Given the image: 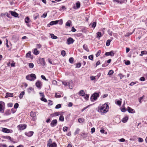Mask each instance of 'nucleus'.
I'll list each match as a JSON object with an SVG mask.
<instances>
[{
  "label": "nucleus",
  "instance_id": "f257e3e1",
  "mask_svg": "<svg viewBox=\"0 0 147 147\" xmlns=\"http://www.w3.org/2000/svg\"><path fill=\"white\" fill-rule=\"evenodd\" d=\"M109 108L108 104L105 103L100 107L99 111L102 113H105L108 111Z\"/></svg>",
  "mask_w": 147,
  "mask_h": 147
},
{
  "label": "nucleus",
  "instance_id": "f03ea898",
  "mask_svg": "<svg viewBox=\"0 0 147 147\" xmlns=\"http://www.w3.org/2000/svg\"><path fill=\"white\" fill-rule=\"evenodd\" d=\"M26 79L28 80L34 81L36 79V76L35 74H32L27 76Z\"/></svg>",
  "mask_w": 147,
  "mask_h": 147
},
{
  "label": "nucleus",
  "instance_id": "7ed1b4c3",
  "mask_svg": "<svg viewBox=\"0 0 147 147\" xmlns=\"http://www.w3.org/2000/svg\"><path fill=\"white\" fill-rule=\"evenodd\" d=\"M99 96V95L97 93L95 92L94 93L91 97V100L93 102L96 100L97 98Z\"/></svg>",
  "mask_w": 147,
  "mask_h": 147
},
{
  "label": "nucleus",
  "instance_id": "20e7f679",
  "mask_svg": "<svg viewBox=\"0 0 147 147\" xmlns=\"http://www.w3.org/2000/svg\"><path fill=\"white\" fill-rule=\"evenodd\" d=\"M59 22H60V24H62L63 22L62 20H61L55 21H53L51 22L49 24H48L47 26L48 27H50V25L52 26L54 24H57Z\"/></svg>",
  "mask_w": 147,
  "mask_h": 147
},
{
  "label": "nucleus",
  "instance_id": "39448f33",
  "mask_svg": "<svg viewBox=\"0 0 147 147\" xmlns=\"http://www.w3.org/2000/svg\"><path fill=\"white\" fill-rule=\"evenodd\" d=\"M2 130L1 131L4 133H11L13 132V131L12 129H9L7 128L1 127Z\"/></svg>",
  "mask_w": 147,
  "mask_h": 147
},
{
  "label": "nucleus",
  "instance_id": "423d86ee",
  "mask_svg": "<svg viewBox=\"0 0 147 147\" xmlns=\"http://www.w3.org/2000/svg\"><path fill=\"white\" fill-rule=\"evenodd\" d=\"M5 105L4 102L2 101H0V112L3 113V112L4 110L3 108L5 106Z\"/></svg>",
  "mask_w": 147,
  "mask_h": 147
},
{
  "label": "nucleus",
  "instance_id": "0eeeda50",
  "mask_svg": "<svg viewBox=\"0 0 147 147\" xmlns=\"http://www.w3.org/2000/svg\"><path fill=\"white\" fill-rule=\"evenodd\" d=\"M17 127L19 130H23L26 128V125L25 124H20L18 125Z\"/></svg>",
  "mask_w": 147,
  "mask_h": 147
},
{
  "label": "nucleus",
  "instance_id": "6e6552de",
  "mask_svg": "<svg viewBox=\"0 0 147 147\" xmlns=\"http://www.w3.org/2000/svg\"><path fill=\"white\" fill-rule=\"evenodd\" d=\"M57 119H54L53 120L50 124L51 126L52 127H54L57 125Z\"/></svg>",
  "mask_w": 147,
  "mask_h": 147
},
{
  "label": "nucleus",
  "instance_id": "1a4fd4ad",
  "mask_svg": "<svg viewBox=\"0 0 147 147\" xmlns=\"http://www.w3.org/2000/svg\"><path fill=\"white\" fill-rule=\"evenodd\" d=\"M67 44L68 45H70L72 44L74 42V40L72 38L69 37L67 39Z\"/></svg>",
  "mask_w": 147,
  "mask_h": 147
},
{
  "label": "nucleus",
  "instance_id": "9d476101",
  "mask_svg": "<svg viewBox=\"0 0 147 147\" xmlns=\"http://www.w3.org/2000/svg\"><path fill=\"white\" fill-rule=\"evenodd\" d=\"M36 86L39 89H40L42 84L41 82L39 81H37L36 83Z\"/></svg>",
  "mask_w": 147,
  "mask_h": 147
},
{
  "label": "nucleus",
  "instance_id": "9b49d317",
  "mask_svg": "<svg viewBox=\"0 0 147 147\" xmlns=\"http://www.w3.org/2000/svg\"><path fill=\"white\" fill-rule=\"evenodd\" d=\"M57 145L55 142H53L50 144V143L47 144L48 147H57Z\"/></svg>",
  "mask_w": 147,
  "mask_h": 147
},
{
  "label": "nucleus",
  "instance_id": "f8f14e48",
  "mask_svg": "<svg viewBox=\"0 0 147 147\" xmlns=\"http://www.w3.org/2000/svg\"><path fill=\"white\" fill-rule=\"evenodd\" d=\"M114 53H113L112 51H110V52H107L105 53V55L107 56L110 55L111 56H113L114 55Z\"/></svg>",
  "mask_w": 147,
  "mask_h": 147
},
{
  "label": "nucleus",
  "instance_id": "ddd939ff",
  "mask_svg": "<svg viewBox=\"0 0 147 147\" xmlns=\"http://www.w3.org/2000/svg\"><path fill=\"white\" fill-rule=\"evenodd\" d=\"M68 84L69 88L72 89L74 85L73 82L72 81H70L68 82Z\"/></svg>",
  "mask_w": 147,
  "mask_h": 147
},
{
  "label": "nucleus",
  "instance_id": "4468645a",
  "mask_svg": "<svg viewBox=\"0 0 147 147\" xmlns=\"http://www.w3.org/2000/svg\"><path fill=\"white\" fill-rule=\"evenodd\" d=\"M9 12L11 14L12 16L15 17H17L18 16V14L16 12L9 11Z\"/></svg>",
  "mask_w": 147,
  "mask_h": 147
},
{
  "label": "nucleus",
  "instance_id": "2eb2a0df",
  "mask_svg": "<svg viewBox=\"0 0 147 147\" xmlns=\"http://www.w3.org/2000/svg\"><path fill=\"white\" fill-rule=\"evenodd\" d=\"M127 110L128 112L130 113H135V111L134 110L131 108L129 107H128L127 108Z\"/></svg>",
  "mask_w": 147,
  "mask_h": 147
},
{
  "label": "nucleus",
  "instance_id": "dca6fc26",
  "mask_svg": "<svg viewBox=\"0 0 147 147\" xmlns=\"http://www.w3.org/2000/svg\"><path fill=\"white\" fill-rule=\"evenodd\" d=\"M33 131H30L27 133L26 132L25 133V134L27 136L31 137L33 135Z\"/></svg>",
  "mask_w": 147,
  "mask_h": 147
},
{
  "label": "nucleus",
  "instance_id": "f3484780",
  "mask_svg": "<svg viewBox=\"0 0 147 147\" xmlns=\"http://www.w3.org/2000/svg\"><path fill=\"white\" fill-rule=\"evenodd\" d=\"M13 93H9L7 92L6 93V95L5 97L7 98L9 97H13Z\"/></svg>",
  "mask_w": 147,
  "mask_h": 147
},
{
  "label": "nucleus",
  "instance_id": "a211bd4d",
  "mask_svg": "<svg viewBox=\"0 0 147 147\" xmlns=\"http://www.w3.org/2000/svg\"><path fill=\"white\" fill-rule=\"evenodd\" d=\"M96 25V22H93L92 23H91L89 25V26L90 28H94Z\"/></svg>",
  "mask_w": 147,
  "mask_h": 147
},
{
  "label": "nucleus",
  "instance_id": "6ab92c4d",
  "mask_svg": "<svg viewBox=\"0 0 147 147\" xmlns=\"http://www.w3.org/2000/svg\"><path fill=\"white\" fill-rule=\"evenodd\" d=\"M114 2H116L117 3L122 4L124 2V0H113Z\"/></svg>",
  "mask_w": 147,
  "mask_h": 147
},
{
  "label": "nucleus",
  "instance_id": "aec40b11",
  "mask_svg": "<svg viewBox=\"0 0 147 147\" xmlns=\"http://www.w3.org/2000/svg\"><path fill=\"white\" fill-rule=\"evenodd\" d=\"M76 7L75 6H74L73 7V8L75 9L79 8L80 7V2L79 1H78L77 3H76Z\"/></svg>",
  "mask_w": 147,
  "mask_h": 147
},
{
  "label": "nucleus",
  "instance_id": "412c9836",
  "mask_svg": "<svg viewBox=\"0 0 147 147\" xmlns=\"http://www.w3.org/2000/svg\"><path fill=\"white\" fill-rule=\"evenodd\" d=\"M59 115V113L58 112H56L53 114H51L50 115L51 117H53L54 116H57Z\"/></svg>",
  "mask_w": 147,
  "mask_h": 147
},
{
  "label": "nucleus",
  "instance_id": "4be33fe9",
  "mask_svg": "<svg viewBox=\"0 0 147 147\" xmlns=\"http://www.w3.org/2000/svg\"><path fill=\"white\" fill-rule=\"evenodd\" d=\"M128 118L126 116L124 117L121 120L122 121L123 123H125L128 120Z\"/></svg>",
  "mask_w": 147,
  "mask_h": 147
},
{
  "label": "nucleus",
  "instance_id": "5701e85b",
  "mask_svg": "<svg viewBox=\"0 0 147 147\" xmlns=\"http://www.w3.org/2000/svg\"><path fill=\"white\" fill-rule=\"evenodd\" d=\"M30 115L32 117H35L36 114L35 112L32 111L30 113Z\"/></svg>",
  "mask_w": 147,
  "mask_h": 147
},
{
  "label": "nucleus",
  "instance_id": "b1692460",
  "mask_svg": "<svg viewBox=\"0 0 147 147\" xmlns=\"http://www.w3.org/2000/svg\"><path fill=\"white\" fill-rule=\"evenodd\" d=\"M3 138H4L6 139H8L9 140L11 141H12V139L10 136H3Z\"/></svg>",
  "mask_w": 147,
  "mask_h": 147
},
{
  "label": "nucleus",
  "instance_id": "393cba45",
  "mask_svg": "<svg viewBox=\"0 0 147 147\" xmlns=\"http://www.w3.org/2000/svg\"><path fill=\"white\" fill-rule=\"evenodd\" d=\"M11 112L9 110L7 109V110L4 114L5 115H8L11 114Z\"/></svg>",
  "mask_w": 147,
  "mask_h": 147
},
{
  "label": "nucleus",
  "instance_id": "a878e982",
  "mask_svg": "<svg viewBox=\"0 0 147 147\" xmlns=\"http://www.w3.org/2000/svg\"><path fill=\"white\" fill-rule=\"evenodd\" d=\"M33 53L34 55H37L39 54V52L37 50V49H34Z\"/></svg>",
  "mask_w": 147,
  "mask_h": 147
},
{
  "label": "nucleus",
  "instance_id": "bb28decb",
  "mask_svg": "<svg viewBox=\"0 0 147 147\" xmlns=\"http://www.w3.org/2000/svg\"><path fill=\"white\" fill-rule=\"evenodd\" d=\"M97 34V37L99 38V39H100V38L102 36V33L101 32H98L96 33Z\"/></svg>",
  "mask_w": 147,
  "mask_h": 147
},
{
  "label": "nucleus",
  "instance_id": "cd10ccee",
  "mask_svg": "<svg viewBox=\"0 0 147 147\" xmlns=\"http://www.w3.org/2000/svg\"><path fill=\"white\" fill-rule=\"evenodd\" d=\"M31 53L30 51H29L26 55V57H29L30 58H31Z\"/></svg>",
  "mask_w": 147,
  "mask_h": 147
},
{
  "label": "nucleus",
  "instance_id": "c85d7f7f",
  "mask_svg": "<svg viewBox=\"0 0 147 147\" xmlns=\"http://www.w3.org/2000/svg\"><path fill=\"white\" fill-rule=\"evenodd\" d=\"M71 23V20H68L66 23V25L68 26H70Z\"/></svg>",
  "mask_w": 147,
  "mask_h": 147
},
{
  "label": "nucleus",
  "instance_id": "c756f323",
  "mask_svg": "<svg viewBox=\"0 0 147 147\" xmlns=\"http://www.w3.org/2000/svg\"><path fill=\"white\" fill-rule=\"evenodd\" d=\"M50 35L51 38L53 39H56L57 38V36H55L54 34H51Z\"/></svg>",
  "mask_w": 147,
  "mask_h": 147
},
{
  "label": "nucleus",
  "instance_id": "7c9ffc66",
  "mask_svg": "<svg viewBox=\"0 0 147 147\" xmlns=\"http://www.w3.org/2000/svg\"><path fill=\"white\" fill-rule=\"evenodd\" d=\"M30 18L28 17H26L25 19V22L26 23H28L30 22Z\"/></svg>",
  "mask_w": 147,
  "mask_h": 147
},
{
  "label": "nucleus",
  "instance_id": "2f4dec72",
  "mask_svg": "<svg viewBox=\"0 0 147 147\" xmlns=\"http://www.w3.org/2000/svg\"><path fill=\"white\" fill-rule=\"evenodd\" d=\"M83 48L87 52L89 51V49L88 48L87 46L85 45H83Z\"/></svg>",
  "mask_w": 147,
  "mask_h": 147
},
{
  "label": "nucleus",
  "instance_id": "473e14b6",
  "mask_svg": "<svg viewBox=\"0 0 147 147\" xmlns=\"http://www.w3.org/2000/svg\"><path fill=\"white\" fill-rule=\"evenodd\" d=\"M147 54V52L146 51H141V54L140 55V56H142L144 54Z\"/></svg>",
  "mask_w": 147,
  "mask_h": 147
},
{
  "label": "nucleus",
  "instance_id": "72a5a7b5",
  "mask_svg": "<svg viewBox=\"0 0 147 147\" xmlns=\"http://www.w3.org/2000/svg\"><path fill=\"white\" fill-rule=\"evenodd\" d=\"M25 92L24 91H23L21 92L20 95L19 97L20 99H21L22 98Z\"/></svg>",
  "mask_w": 147,
  "mask_h": 147
},
{
  "label": "nucleus",
  "instance_id": "f704fd0d",
  "mask_svg": "<svg viewBox=\"0 0 147 147\" xmlns=\"http://www.w3.org/2000/svg\"><path fill=\"white\" fill-rule=\"evenodd\" d=\"M111 41V40L109 39L107 40V41L106 45L107 46H109L110 45V43Z\"/></svg>",
  "mask_w": 147,
  "mask_h": 147
},
{
  "label": "nucleus",
  "instance_id": "c9c22d12",
  "mask_svg": "<svg viewBox=\"0 0 147 147\" xmlns=\"http://www.w3.org/2000/svg\"><path fill=\"white\" fill-rule=\"evenodd\" d=\"M101 51L100 50H99L97 52V53H96V57H98V56H99L101 53Z\"/></svg>",
  "mask_w": 147,
  "mask_h": 147
},
{
  "label": "nucleus",
  "instance_id": "e433bc0d",
  "mask_svg": "<svg viewBox=\"0 0 147 147\" xmlns=\"http://www.w3.org/2000/svg\"><path fill=\"white\" fill-rule=\"evenodd\" d=\"M80 95L82 96H84V92L83 90H81L79 92Z\"/></svg>",
  "mask_w": 147,
  "mask_h": 147
},
{
  "label": "nucleus",
  "instance_id": "4c0bfd02",
  "mask_svg": "<svg viewBox=\"0 0 147 147\" xmlns=\"http://www.w3.org/2000/svg\"><path fill=\"white\" fill-rule=\"evenodd\" d=\"M59 120L60 121H63L64 120V117L63 115H61L59 118Z\"/></svg>",
  "mask_w": 147,
  "mask_h": 147
},
{
  "label": "nucleus",
  "instance_id": "58836bf2",
  "mask_svg": "<svg viewBox=\"0 0 147 147\" xmlns=\"http://www.w3.org/2000/svg\"><path fill=\"white\" fill-rule=\"evenodd\" d=\"M135 30V29H134L133 32L131 33H129V32H128V33H127L126 35H125V36H126V37H128V36H130V35H131L134 31Z\"/></svg>",
  "mask_w": 147,
  "mask_h": 147
},
{
  "label": "nucleus",
  "instance_id": "ea45409f",
  "mask_svg": "<svg viewBox=\"0 0 147 147\" xmlns=\"http://www.w3.org/2000/svg\"><path fill=\"white\" fill-rule=\"evenodd\" d=\"M87 134H86V133H83L82 134H81V136L83 138H84L86 137Z\"/></svg>",
  "mask_w": 147,
  "mask_h": 147
},
{
  "label": "nucleus",
  "instance_id": "a19ab883",
  "mask_svg": "<svg viewBox=\"0 0 147 147\" xmlns=\"http://www.w3.org/2000/svg\"><path fill=\"white\" fill-rule=\"evenodd\" d=\"M40 61L42 64L45 65V62L44 58H42L40 59Z\"/></svg>",
  "mask_w": 147,
  "mask_h": 147
},
{
  "label": "nucleus",
  "instance_id": "79ce46f5",
  "mask_svg": "<svg viewBox=\"0 0 147 147\" xmlns=\"http://www.w3.org/2000/svg\"><path fill=\"white\" fill-rule=\"evenodd\" d=\"M80 131V129H77L74 132V135H76V134H78Z\"/></svg>",
  "mask_w": 147,
  "mask_h": 147
},
{
  "label": "nucleus",
  "instance_id": "37998d69",
  "mask_svg": "<svg viewBox=\"0 0 147 147\" xmlns=\"http://www.w3.org/2000/svg\"><path fill=\"white\" fill-rule=\"evenodd\" d=\"M33 89L32 87H30L27 90V92L29 93H30L33 90Z\"/></svg>",
  "mask_w": 147,
  "mask_h": 147
},
{
  "label": "nucleus",
  "instance_id": "c03bdc74",
  "mask_svg": "<svg viewBox=\"0 0 147 147\" xmlns=\"http://www.w3.org/2000/svg\"><path fill=\"white\" fill-rule=\"evenodd\" d=\"M84 120V119L83 118H79L78 119V121L80 123H83Z\"/></svg>",
  "mask_w": 147,
  "mask_h": 147
},
{
  "label": "nucleus",
  "instance_id": "a18cd8bd",
  "mask_svg": "<svg viewBox=\"0 0 147 147\" xmlns=\"http://www.w3.org/2000/svg\"><path fill=\"white\" fill-rule=\"evenodd\" d=\"M29 67L30 68H32L34 67V64L32 63H30L29 64Z\"/></svg>",
  "mask_w": 147,
  "mask_h": 147
},
{
  "label": "nucleus",
  "instance_id": "49530a36",
  "mask_svg": "<svg viewBox=\"0 0 147 147\" xmlns=\"http://www.w3.org/2000/svg\"><path fill=\"white\" fill-rule=\"evenodd\" d=\"M74 59L72 57L70 58L69 59V61L71 63H72L73 62Z\"/></svg>",
  "mask_w": 147,
  "mask_h": 147
},
{
  "label": "nucleus",
  "instance_id": "de8ad7c7",
  "mask_svg": "<svg viewBox=\"0 0 147 147\" xmlns=\"http://www.w3.org/2000/svg\"><path fill=\"white\" fill-rule=\"evenodd\" d=\"M114 73V71L113 70H111L109 71L108 74L109 75H112Z\"/></svg>",
  "mask_w": 147,
  "mask_h": 147
},
{
  "label": "nucleus",
  "instance_id": "09e8293b",
  "mask_svg": "<svg viewBox=\"0 0 147 147\" xmlns=\"http://www.w3.org/2000/svg\"><path fill=\"white\" fill-rule=\"evenodd\" d=\"M61 55L63 56H64L65 55V51L63 50L61 52Z\"/></svg>",
  "mask_w": 147,
  "mask_h": 147
},
{
  "label": "nucleus",
  "instance_id": "8fccbe9b",
  "mask_svg": "<svg viewBox=\"0 0 147 147\" xmlns=\"http://www.w3.org/2000/svg\"><path fill=\"white\" fill-rule=\"evenodd\" d=\"M61 107V105L60 104H59L56 106L55 108L56 109H59Z\"/></svg>",
  "mask_w": 147,
  "mask_h": 147
},
{
  "label": "nucleus",
  "instance_id": "3c124183",
  "mask_svg": "<svg viewBox=\"0 0 147 147\" xmlns=\"http://www.w3.org/2000/svg\"><path fill=\"white\" fill-rule=\"evenodd\" d=\"M41 100L45 102H46L47 101V100L44 97H42L41 98Z\"/></svg>",
  "mask_w": 147,
  "mask_h": 147
},
{
  "label": "nucleus",
  "instance_id": "603ef678",
  "mask_svg": "<svg viewBox=\"0 0 147 147\" xmlns=\"http://www.w3.org/2000/svg\"><path fill=\"white\" fill-rule=\"evenodd\" d=\"M36 16H35L34 18V20H36L39 17V15L38 13H36Z\"/></svg>",
  "mask_w": 147,
  "mask_h": 147
},
{
  "label": "nucleus",
  "instance_id": "864d4df0",
  "mask_svg": "<svg viewBox=\"0 0 147 147\" xmlns=\"http://www.w3.org/2000/svg\"><path fill=\"white\" fill-rule=\"evenodd\" d=\"M138 142H143L144 140L142 138H138Z\"/></svg>",
  "mask_w": 147,
  "mask_h": 147
},
{
  "label": "nucleus",
  "instance_id": "5fc2aeb1",
  "mask_svg": "<svg viewBox=\"0 0 147 147\" xmlns=\"http://www.w3.org/2000/svg\"><path fill=\"white\" fill-rule=\"evenodd\" d=\"M81 64L80 63H77L76 64V68H79L81 66Z\"/></svg>",
  "mask_w": 147,
  "mask_h": 147
},
{
  "label": "nucleus",
  "instance_id": "6e6d98bb",
  "mask_svg": "<svg viewBox=\"0 0 147 147\" xmlns=\"http://www.w3.org/2000/svg\"><path fill=\"white\" fill-rule=\"evenodd\" d=\"M55 96L56 98H59L61 97V95L58 93H56L55 94Z\"/></svg>",
  "mask_w": 147,
  "mask_h": 147
},
{
  "label": "nucleus",
  "instance_id": "4d7b16f0",
  "mask_svg": "<svg viewBox=\"0 0 147 147\" xmlns=\"http://www.w3.org/2000/svg\"><path fill=\"white\" fill-rule=\"evenodd\" d=\"M18 106H19V104H18V103H16L14 105V108L15 109H17V108L18 107Z\"/></svg>",
  "mask_w": 147,
  "mask_h": 147
},
{
  "label": "nucleus",
  "instance_id": "13d9d810",
  "mask_svg": "<svg viewBox=\"0 0 147 147\" xmlns=\"http://www.w3.org/2000/svg\"><path fill=\"white\" fill-rule=\"evenodd\" d=\"M88 58L90 60H93V55H90L88 57Z\"/></svg>",
  "mask_w": 147,
  "mask_h": 147
},
{
  "label": "nucleus",
  "instance_id": "bf43d9fd",
  "mask_svg": "<svg viewBox=\"0 0 147 147\" xmlns=\"http://www.w3.org/2000/svg\"><path fill=\"white\" fill-rule=\"evenodd\" d=\"M67 127H64L63 128V130L65 132L67 131Z\"/></svg>",
  "mask_w": 147,
  "mask_h": 147
},
{
  "label": "nucleus",
  "instance_id": "052dcab7",
  "mask_svg": "<svg viewBox=\"0 0 147 147\" xmlns=\"http://www.w3.org/2000/svg\"><path fill=\"white\" fill-rule=\"evenodd\" d=\"M41 78H42L44 80H45L46 81H48V80H47L45 78V77L43 75H41Z\"/></svg>",
  "mask_w": 147,
  "mask_h": 147
},
{
  "label": "nucleus",
  "instance_id": "680f3d73",
  "mask_svg": "<svg viewBox=\"0 0 147 147\" xmlns=\"http://www.w3.org/2000/svg\"><path fill=\"white\" fill-rule=\"evenodd\" d=\"M47 15V13H44L43 15L41 16V17H43L44 18H45L46 17Z\"/></svg>",
  "mask_w": 147,
  "mask_h": 147
},
{
  "label": "nucleus",
  "instance_id": "e2e57ef3",
  "mask_svg": "<svg viewBox=\"0 0 147 147\" xmlns=\"http://www.w3.org/2000/svg\"><path fill=\"white\" fill-rule=\"evenodd\" d=\"M140 80L141 81H144L145 80V79L144 77H142L140 78Z\"/></svg>",
  "mask_w": 147,
  "mask_h": 147
},
{
  "label": "nucleus",
  "instance_id": "0e129e2a",
  "mask_svg": "<svg viewBox=\"0 0 147 147\" xmlns=\"http://www.w3.org/2000/svg\"><path fill=\"white\" fill-rule=\"evenodd\" d=\"M121 102L120 100H117V104L119 105H120L121 104Z\"/></svg>",
  "mask_w": 147,
  "mask_h": 147
},
{
  "label": "nucleus",
  "instance_id": "69168bd1",
  "mask_svg": "<svg viewBox=\"0 0 147 147\" xmlns=\"http://www.w3.org/2000/svg\"><path fill=\"white\" fill-rule=\"evenodd\" d=\"M7 106L9 107H12L13 106V104L12 103L10 102L8 104Z\"/></svg>",
  "mask_w": 147,
  "mask_h": 147
},
{
  "label": "nucleus",
  "instance_id": "338daca9",
  "mask_svg": "<svg viewBox=\"0 0 147 147\" xmlns=\"http://www.w3.org/2000/svg\"><path fill=\"white\" fill-rule=\"evenodd\" d=\"M62 84H63L65 86H67V83L66 82L63 81L62 82Z\"/></svg>",
  "mask_w": 147,
  "mask_h": 147
},
{
  "label": "nucleus",
  "instance_id": "774afa93",
  "mask_svg": "<svg viewBox=\"0 0 147 147\" xmlns=\"http://www.w3.org/2000/svg\"><path fill=\"white\" fill-rule=\"evenodd\" d=\"M36 47L38 49L40 48L42 46L40 44H37L36 45Z\"/></svg>",
  "mask_w": 147,
  "mask_h": 147
}]
</instances>
